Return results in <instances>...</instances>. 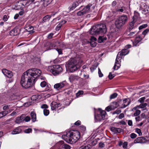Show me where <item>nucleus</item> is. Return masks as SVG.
Wrapping results in <instances>:
<instances>
[{"mask_svg": "<svg viewBox=\"0 0 149 149\" xmlns=\"http://www.w3.org/2000/svg\"><path fill=\"white\" fill-rule=\"evenodd\" d=\"M99 110L100 111V114L95 115V117L97 120L101 121L104 119L106 113L104 111L101 110V109H99Z\"/></svg>", "mask_w": 149, "mask_h": 149, "instance_id": "nucleus-8", "label": "nucleus"}, {"mask_svg": "<svg viewBox=\"0 0 149 149\" xmlns=\"http://www.w3.org/2000/svg\"><path fill=\"white\" fill-rule=\"evenodd\" d=\"M99 147L101 148H103L104 147V143L102 142H100L99 144Z\"/></svg>", "mask_w": 149, "mask_h": 149, "instance_id": "nucleus-58", "label": "nucleus"}, {"mask_svg": "<svg viewBox=\"0 0 149 149\" xmlns=\"http://www.w3.org/2000/svg\"><path fill=\"white\" fill-rule=\"evenodd\" d=\"M125 9V8L124 7H122L121 8L118 9L117 10L118 11H120L121 12H123L124 10Z\"/></svg>", "mask_w": 149, "mask_h": 149, "instance_id": "nucleus-64", "label": "nucleus"}, {"mask_svg": "<svg viewBox=\"0 0 149 149\" xmlns=\"http://www.w3.org/2000/svg\"><path fill=\"white\" fill-rule=\"evenodd\" d=\"M136 32H130L129 34H128V36L132 37L134 36L135 33Z\"/></svg>", "mask_w": 149, "mask_h": 149, "instance_id": "nucleus-55", "label": "nucleus"}, {"mask_svg": "<svg viewBox=\"0 0 149 149\" xmlns=\"http://www.w3.org/2000/svg\"><path fill=\"white\" fill-rule=\"evenodd\" d=\"M115 76V75L114 74H112L111 72H110L109 73L108 75V78L110 79H111Z\"/></svg>", "mask_w": 149, "mask_h": 149, "instance_id": "nucleus-41", "label": "nucleus"}, {"mask_svg": "<svg viewBox=\"0 0 149 149\" xmlns=\"http://www.w3.org/2000/svg\"><path fill=\"white\" fill-rule=\"evenodd\" d=\"M26 28L25 30L29 32L30 34H32L34 32V31H33L34 29L33 26H29V27H26Z\"/></svg>", "mask_w": 149, "mask_h": 149, "instance_id": "nucleus-26", "label": "nucleus"}, {"mask_svg": "<svg viewBox=\"0 0 149 149\" xmlns=\"http://www.w3.org/2000/svg\"><path fill=\"white\" fill-rule=\"evenodd\" d=\"M32 129L31 128H28L24 130L25 133H29L31 132L32 131Z\"/></svg>", "mask_w": 149, "mask_h": 149, "instance_id": "nucleus-52", "label": "nucleus"}, {"mask_svg": "<svg viewBox=\"0 0 149 149\" xmlns=\"http://www.w3.org/2000/svg\"><path fill=\"white\" fill-rule=\"evenodd\" d=\"M79 78V77L77 75L71 74L69 76V79L70 82H72L74 81H77Z\"/></svg>", "mask_w": 149, "mask_h": 149, "instance_id": "nucleus-13", "label": "nucleus"}, {"mask_svg": "<svg viewBox=\"0 0 149 149\" xmlns=\"http://www.w3.org/2000/svg\"><path fill=\"white\" fill-rule=\"evenodd\" d=\"M59 147H61L62 148L65 149H70L71 148L70 146L67 144H64V142L63 141H60L58 143Z\"/></svg>", "mask_w": 149, "mask_h": 149, "instance_id": "nucleus-11", "label": "nucleus"}, {"mask_svg": "<svg viewBox=\"0 0 149 149\" xmlns=\"http://www.w3.org/2000/svg\"><path fill=\"white\" fill-rule=\"evenodd\" d=\"M48 106L46 104H43L41 105V108L42 109H46L48 108Z\"/></svg>", "mask_w": 149, "mask_h": 149, "instance_id": "nucleus-60", "label": "nucleus"}, {"mask_svg": "<svg viewBox=\"0 0 149 149\" xmlns=\"http://www.w3.org/2000/svg\"><path fill=\"white\" fill-rule=\"evenodd\" d=\"M92 6V4H89L87 6H85L82 10L84 14H85L86 13H88L89 11L90 7Z\"/></svg>", "mask_w": 149, "mask_h": 149, "instance_id": "nucleus-15", "label": "nucleus"}, {"mask_svg": "<svg viewBox=\"0 0 149 149\" xmlns=\"http://www.w3.org/2000/svg\"><path fill=\"white\" fill-rule=\"evenodd\" d=\"M35 81L29 74V75L27 72H25L22 76L20 84L23 87L27 88L33 85Z\"/></svg>", "mask_w": 149, "mask_h": 149, "instance_id": "nucleus-2", "label": "nucleus"}, {"mask_svg": "<svg viewBox=\"0 0 149 149\" xmlns=\"http://www.w3.org/2000/svg\"><path fill=\"white\" fill-rule=\"evenodd\" d=\"M105 110H107L108 111H109L111 110H113V108L111 106H108L107 107L106 109Z\"/></svg>", "mask_w": 149, "mask_h": 149, "instance_id": "nucleus-44", "label": "nucleus"}, {"mask_svg": "<svg viewBox=\"0 0 149 149\" xmlns=\"http://www.w3.org/2000/svg\"><path fill=\"white\" fill-rule=\"evenodd\" d=\"M127 142H125L123 144V148H126L127 147Z\"/></svg>", "mask_w": 149, "mask_h": 149, "instance_id": "nucleus-63", "label": "nucleus"}, {"mask_svg": "<svg viewBox=\"0 0 149 149\" xmlns=\"http://www.w3.org/2000/svg\"><path fill=\"white\" fill-rule=\"evenodd\" d=\"M137 136V135L134 133H132L131 134L130 137L132 139H134Z\"/></svg>", "mask_w": 149, "mask_h": 149, "instance_id": "nucleus-57", "label": "nucleus"}, {"mask_svg": "<svg viewBox=\"0 0 149 149\" xmlns=\"http://www.w3.org/2000/svg\"><path fill=\"white\" fill-rule=\"evenodd\" d=\"M51 15H46L42 19L43 21L45 22L47 21H49L51 18Z\"/></svg>", "mask_w": 149, "mask_h": 149, "instance_id": "nucleus-29", "label": "nucleus"}, {"mask_svg": "<svg viewBox=\"0 0 149 149\" xmlns=\"http://www.w3.org/2000/svg\"><path fill=\"white\" fill-rule=\"evenodd\" d=\"M30 115L33 122H35L36 121V113L34 111H32L30 113Z\"/></svg>", "mask_w": 149, "mask_h": 149, "instance_id": "nucleus-23", "label": "nucleus"}, {"mask_svg": "<svg viewBox=\"0 0 149 149\" xmlns=\"http://www.w3.org/2000/svg\"><path fill=\"white\" fill-rule=\"evenodd\" d=\"M118 94L116 93H114L113 94L111 95L110 97V99H114L117 96Z\"/></svg>", "mask_w": 149, "mask_h": 149, "instance_id": "nucleus-34", "label": "nucleus"}, {"mask_svg": "<svg viewBox=\"0 0 149 149\" xmlns=\"http://www.w3.org/2000/svg\"><path fill=\"white\" fill-rule=\"evenodd\" d=\"M136 22V20H135V19H133L132 21L131 22L129 23V30L131 31L133 29L134 24Z\"/></svg>", "mask_w": 149, "mask_h": 149, "instance_id": "nucleus-25", "label": "nucleus"}, {"mask_svg": "<svg viewBox=\"0 0 149 149\" xmlns=\"http://www.w3.org/2000/svg\"><path fill=\"white\" fill-rule=\"evenodd\" d=\"M30 118L29 116H26L25 117V116L24 119V120H25L26 122H27L29 121L30 120Z\"/></svg>", "mask_w": 149, "mask_h": 149, "instance_id": "nucleus-51", "label": "nucleus"}, {"mask_svg": "<svg viewBox=\"0 0 149 149\" xmlns=\"http://www.w3.org/2000/svg\"><path fill=\"white\" fill-rule=\"evenodd\" d=\"M140 17L139 14L137 11H135L134 12V15L133 16V19H135L136 21Z\"/></svg>", "mask_w": 149, "mask_h": 149, "instance_id": "nucleus-27", "label": "nucleus"}, {"mask_svg": "<svg viewBox=\"0 0 149 149\" xmlns=\"http://www.w3.org/2000/svg\"><path fill=\"white\" fill-rule=\"evenodd\" d=\"M18 33L17 32V30L16 28H14L11 30L10 33V36H13L17 35Z\"/></svg>", "mask_w": 149, "mask_h": 149, "instance_id": "nucleus-21", "label": "nucleus"}, {"mask_svg": "<svg viewBox=\"0 0 149 149\" xmlns=\"http://www.w3.org/2000/svg\"><path fill=\"white\" fill-rule=\"evenodd\" d=\"M83 93L84 92L83 91H80L76 93V95L77 96H79L80 95L83 94Z\"/></svg>", "mask_w": 149, "mask_h": 149, "instance_id": "nucleus-53", "label": "nucleus"}, {"mask_svg": "<svg viewBox=\"0 0 149 149\" xmlns=\"http://www.w3.org/2000/svg\"><path fill=\"white\" fill-rule=\"evenodd\" d=\"M121 110L118 109L114 111L112 113L113 114H119L121 113Z\"/></svg>", "mask_w": 149, "mask_h": 149, "instance_id": "nucleus-43", "label": "nucleus"}, {"mask_svg": "<svg viewBox=\"0 0 149 149\" xmlns=\"http://www.w3.org/2000/svg\"><path fill=\"white\" fill-rule=\"evenodd\" d=\"M85 14L83 11V10H80L77 13V15L78 16H83V15H84Z\"/></svg>", "mask_w": 149, "mask_h": 149, "instance_id": "nucleus-39", "label": "nucleus"}, {"mask_svg": "<svg viewBox=\"0 0 149 149\" xmlns=\"http://www.w3.org/2000/svg\"><path fill=\"white\" fill-rule=\"evenodd\" d=\"M147 104L146 103H144L143 104H140L139 107L141 108H144L146 107L147 106Z\"/></svg>", "mask_w": 149, "mask_h": 149, "instance_id": "nucleus-36", "label": "nucleus"}, {"mask_svg": "<svg viewBox=\"0 0 149 149\" xmlns=\"http://www.w3.org/2000/svg\"><path fill=\"white\" fill-rule=\"evenodd\" d=\"M145 138L143 137H141L139 138H138L136 139V140H137V142L138 143H141L142 142L141 141V140H145Z\"/></svg>", "mask_w": 149, "mask_h": 149, "instance_id": "nucleus-32", "label": "nucleus"}, {"mask_svg": "<svg viewBox=\"0 0 149 149\" xmlns=\"http://www.w3.org/2000/svg\"><path fill=\"white\" fill-rule=\"evenodd\" d=\"M128 19V17L127 15H121L116 20L115 25L117 28L119 29L127 23Z\"/></svg>", "mask_w": 149, "mask_h": 149, "instance_id": "nucleus-5", "label": "nucleus"}, {"mask_svg": "<svg viewBox=\"0 0 149 149\" xmlns=\"http://www.w3.org/2000/svg\"><path fill=\"white\" fill-rule=\"evenodd\" d=\"M130 103V101L129 100L127 99H126L124 100L123 101V104H122L123 106L122 108H125L128 105H129Z\"/></svg>", "mask_w": 149, "mask_h": 149, "instance_id": "nucleus-22", "label": "nucleus"}, {"mask_svg": "<svg viewBox=\"0 0 149 149\" xmlns=\"http://www.w3.org/2000/svg\"><path fill=\"white\" fill-rule=\"evenodd\" d=\"M40 84L41 87L42 88L45 87L47 85V83L45 81H43L41 82Z\"/></svg>", "mask_w": 149, "mask_h": 149, "instance_id": "nucleus-42", "label": "nucleus"}, {"mask_svg": "<svg viewBox=\"0 0 149 149\" xmlns=\"http://www.w3.org/2000/svg\"><path fill=\"white\" fill-rule=\"evenodd\" d=\"M97 140L96 139H95L93 141L91 142V144L92 146H95L97 143Z\"/></svg>", "mask_w": 149, "mask_h": 149, "instance_id": "nucleus-50", "label": "nucleus"}, {"mask_svg": "<svg viewBox=\"0 0 149 149\" xmlns=\"http://www.w3.org/2000/svg\"><path fill=\"white\" fill-rule=\"evenodd\" d=\"M111 131L114 132V133H120L123 131V130L120 129L116 128L114 127H112L111 128Z\"/></svg>", "mask_w": 149, "mask_h": 149, "instance_id": "nucleus-18", "label": "nucleus"}, {"mask_svg": "<svg viewBox=\"0 0 149 149\" xmlns=\"http://www.w3.org/2000/svg\"><path fill=\"white\" fill-rule=\"evenodd\" d=\"M65 85V84L64 81L62 82L59 83H57L54 85V88L57 90H59L63 88Z\"/></svg>", "mask_w": 149, "mask_h": 149, "instance_id": "nucleus-10", "label": "nucleus"}, {"mask_svg": "<svg viewBox=\"0 0 149 149\" xmlns=\"http://www.w3.org/2000/svg\"><path fill=\"white\" fill-rule=\"evenodd\" d=\"M67 142L72 143L76 142L80 138L79 132L77 131L72 130L62 136Z\"/></svg>", "mask_w": 149, "mask_h": 149, "instance_id": "nucleus-1", "label": "nucleus"}, {"mask_svg": "<svg viewBox=\"0 0 149 149\" xmlns=\"http://www.w3.org/2000/svg\"><path fill=\"white\" fill-rule=\"evenodd\" d=\"M135 131L139 135H141L142 133H141V130L140 129L138 128H136L135 129Z\"/></svg>", "mask_w": 149, "mask_h": 149, "instance_id": "nucleus-49", "label": "nucleus"}, {"mask_svg": "<svg viewBox=\"0 0 149 149\" xmlns=\"http://www.w3.org/2000/svg\"><path fill=\"white\" fill-rule=\"evenodd\" d=\"M56 50L57 51L59 54H62V50L61 49L57 48L56 49Z\"/></svg>", "mask_w": 149, "mask_h": 149, "instance_id": "nucleus-62", "label": "nucleus"}, {"mask_svg": "<svg viewBox=\"0 0 149 149\" xmlns=\"http://www.w3.org/2000/svg\"><path fill=\"white\" fill-rule=\"evenodd\" d=\"M61 105L60 103H57L55 102H52L51 104V108L52 110H54L56 108L60 107Z\"/></svg>", "mask_w": 149, "mask_h": 149, "instance_id": "nucleus-12", "label": "nucleus"}, {"mask_svg": "<svg viewBox=\"0 0 149 149\" xmlns=\"http://www.w3.org/2000/svg\"><path fill=\"white\" fill-rule=\"evenodd\" d=\"M7 111H3L0 112V118L3 117L7 115L8 113Z\"/></svg>", "mask_w": 149, "mask_h": 149, "instance_id": "nucleus-28", "label": "nucleus"}, {"mask_svg": "<svg viewBox=\"0 0 149 149\" xmlns=\"http://www.w3.org/2000/svg\"><path fill=\"white\" fill-rule=\"evenodd\" d=\"M25 72H27L29 75V74L35 81L36 79L40 76L41 73V71L40 70L35 68L29 69Z\"/></svg>", "mask_w": 149, "mask_h": 149, "instance_id": "nucleus-6", "label": "nucleus"}, {"mask_svg": "<svg viewBox=\"0 0 149 149\" xmlns=\"http://www.w3.org/2000/svg\"><path fill=\"white\" fill-rule=\"evenodd\" d=\"M62 26V24H61V23H59L57 26L56 28V30L58 31L61 28Z\"/></svg>", "mask_w": 149, "mask_h": 149, "instance_id": "nucleus-48", "label": "nucleus"}, {"mask_svg": "<svg viewBox=\"0 0 149 149\" xmlns=\"http://www.w3.org/2000/svg\"><path fill=\"white\" fill-rule=\"evenodd\" d=\"M79 5V3L77 1H75L73 3L72 5L69 7V9L70 11L73 10L76 7Z\"/></svg>", "mask_w": 149, "mask_h": 149, "instance_id": "nucleus-17", "label": "nucleus"}, {"mask_svg": "<svg viewBox=\"0 0 149 149\" xmlns=\"http://www.w3.org/2000/svg\"><path fill=\"white\" fill-rule=\"evenodd\" d=\"M90 44L93 47H95L96 45V43L94 41H91Z\"/></svg>", "mask_w": 149, "mask_h": 149, "instance_id": "nucleus-45", "label": "nucleus"}, {"mask_svg": "<svg viewBox=\"0 0 149 149\" xmlns=\"http://www.w3.org/2000/svg\"><path fill=\"white\" fill-rule=\"evenodd\" d=\"M97 42L100 43L103 42V37L102 36H100L98 39Z\"/></svg>", "mask_w": 149, "mask_h": 149, "instance_id": "nucleus-47", "label": "nucleus"}, {"mask_svg": "<svg viewBox=\"0 0 149 149\" xmlns=\"http://www.w3.org/2000/svg\"><path fill=\"white\" fill-rule=\"evenodd\" d=\"M82 62V60L79 58H71L68 62L67 67L71 72H73L77 70Z\"/></svg>", "mask_w": 149, "mask_h": 149, "instance_id": "nucleus-4", "label": "nucleus"}, {"mask_svg": "<svg viewBox=\"0 0 149 149\" xmlns=\"http://www.w3.org/2000/svg\"><path fill=\"white\" fill-rule=\"evenodd\" d=\"M44 115L45 116H48L49 114V111L46 109H44L43 110Z\"/></svg>", "mask_w": 149, "mask_h": 149, "instance_id": "nucleus-37", "label": "nucleus"}, {"mask_svg": "<svg viewBox=\"0 0 149 149\" xmlns=\"http://www.w3.org/2000/svg\"><path fill=\"white\" fill-rule=\"evenodd\" d=\"M107 28L105 24H98L93 26L90 31L91 34L93 35L102 34L107 32Z\"/></svg>", "mask_w": 149, "mask_h": 149, "instance_id": "nucleus-3", "label": "nucleus"}, {"mask_svg": "<svg viewBox=\"0 0 149 149\" xmlns=\"http://www.w3.org/2000/svg\"><path fill=\"white\" fill-rule=\"evenodd\" d=\"M124 116V114L123 113H120L118 116V118L121 119L123 118Z\"/></svg>", "mask_w": 149, "mask_h": 149, "instance_id": "nucleus-61", "label": "nucleus"}, {"mask_svg": "<svg viewBox=\"0 0 149 149\" xmlns=\"http://www.w3.org/2000/svg\"><path fill=\"white\" fill-rule=\"evenodd\" d=\"M111 106L114 110L118 107V104L116 102H112V104L111 105Z\"/></svg>", "mask_w": 149, "mask_h": 149, "instance_id": "nucleus-31", "label": "nucleus"}, {"mask_svg": "<svg viewBox=\"0 0 149 149\" xmlns=\"http://www.w3.org/2000/svg\"><path fill=\"white\" fill-rule=\"evenodd\" d=\"M79 129L81 132H84L86 130V127L84 125H81L79 127Z\"/></svg>", "mask_w": 149, "mask_h": 149, "instance_id": "nucleus-35", "label": "nucleus"}, {"mask_svg": "<svg viewBox=\"0 0 149 149\" xmlns=\"http://www.w3.org/2000/svg\"><path fill=\"white\" fill-rule=\"evenodd\" d=\"M141 113V111L139 110H136L135 112L134 113V116H136L139 115Z\"/></svg>", "mask_w": 149, "mask_h": 149, "instance_id": "nucleus-38", "label": "nucleus"}, {"mask_svg": "<svg viewBox=\"0 0 149 149\" xmlns=\"http://www.w3.org/2000/svg\"><path fill=\"white\" fill-rule=\"evenodd\" d=\"M48 70L52 72L54 75L56 76L58 74L62 71V68L59 65H55L49 66Z\"/></svg>", "mask_w": 149, "mask_h": 149, "instance_id": "nucleus-7", "label": "nucleus"}, {"mask_svg": "<svg viewBox=\"0 0 149 149\" xmlns=\"http://www.w3.org/2000/svg\"><path fill=\"white\" fill-rule=\"evenodd\" d=\"M92 147L90 144H88L84 146H81L79 148V149H90Z\"/></svg>", "mask_w": 149, "mask_h": 149, "instance_id": "nucleus-30", "label": "nucleus"}, {"mask_svg": "<svg viewBox=\"0 0 149 149\" xmlns=\"http://www.w3.org/2000/svg\"><path fill=\"white\" fill-rule=\"evenodd\" d=\"M148 26V25L147 24H143L141 26H140L139 28V30H141L143 29L144 28L146 27H147Z\"/></svg>", "mask_w": 149, "mask_h": 149, "instance_id": "nucleus-40", "label": "nucleus"}, {"mask_svg": "<svg viewBox=\"0 0 149 149\" xmlns=\"http://www.w3.org/2000/svg\"><path fill=\"white\" fill-rule=\"evenodd\" d=\"M142 40V38L139 36L136 37L134 41L133 42V45L134 46H136L138 43L140 42Z\"/></svg>", "mask_w": 149, "mask_h": 149, "instance_id": "nucleus-16", "label": "nucleus"}, {"mask_svg": "<svg viewBox=\"0 0 149 149\" xmlns=\"http://www.w3.org/2000/svg\"><path fill=\"white\" fill-rule=\"evenodd\" d=\"M35 0H28L26 2V3L31 4L32 3L35 4L37 2V1H36L34 2Z\"/></svg>", "mask_w": 149, "mask_h": 149, "instance_id": "nucleus-33", "label": "nucleus"}, {"mask_svg": "<svg viewBox=\"0 0 149 149\" xmlns=\"http://www.w3.org/2000/svg\"><path fill=\"white\" fill-rule=\"evenodd\" d=\"M146 99L145 97H143L139 99L138 101L141 103H142L144 102L145 100Z\"/></svg>", "mask_w": 149, "mask_h": 149, "instance_id": "nucleus-46", "label": "nucleus"}, {"mask_svg": "<svg viewBox=\"0 0 149 149\" xmlns=\"http://www.w3.org/2000/svg\"><path fill=\"white\" fill-rule=\"evenodd\" d=\"M49 45L50 46L49 49H51L53 48V47H55V45L53 44L49 43Z\"/></svg>", "mask_w": 149, "mask_h": 149, "instance_id": "nucleus-54", "label": "nucleus"}, {"mask_svg": "<svg viewBox=\"0 0 149 149\" xmlns=\"http://www.w3.org/2000/svg\"><path fill=\"white\" fill-rule=\"evenodd\" d=\"M2 72L5 76L8 78H12L13 75V73L11 71L8 70L6 69H3Z\"/></svg>", "mask_w": 149, "mask_h": 149, "instance_id": "nucleus-9", "label": "nucleus"}, {"mask_svg": "<svg viewBox=\"0 0 149 149\" xmlns=\"http://www.w3.org/2000/svg\"><path fill=\"white\" fill-rule=\"evenodd\" d=\"M128 53L129 51L127 49H125L122 50L121 52H119L118 53H119L120 55L122 56L127 54Z\"/></svg>", "mask_w": 149, "mask_h": 149, "instance_id": "nucleus-24", "label": "nucleus"}, {"mask_svg": "<svg viewBox=\"0 0 149 149\" xmlns=\"http://www.w3.org/2000/svg\"><path fill=\"white\" fill-rule=\"evenodd\" d=\"M149 31V29H146L143 32L142 34L143 35H145Z\"/></svg>", "mask_w": 149, "mask_h": 149, "instance_id": "nucleus-59", "label": "nucleus"}, {"mask_svg": "<svg viewBox=\"0 0 149 149\" xmlns=\"http://www.w3.org/2000/svg\"><path fill=\"white\" fill-rule=\"evenodd\" d=\"M25 118V115H22L20 117H17L16 118L15 122L17 123H19L22 122L24 120Z\"/></svg>", "mask_w": 149, "mask_h": 149, "instance_id": "nucleus-14", "label": "nucleus"}, {"mask_svg": "<svg viewBox=\"0 0 149 149\" xmlns=\"http://www.w3.org/2000/svg\"><path fill=\"white\" fill-rule=\"evenodd\" d=\"M21 129L20 128L18 127L14 129L12 132L11 134H18L21 133Z\"/></svg>", "mask_w": 149, "mask_h": 149, "instance_id": "nucleus-20", "label": "nucleus"}, {"mask_svg": "<svg viewBox=\"0 0 149 149\" xmlns=\"http://www.w3.org/2000/svg\"><path fill=\"white\" fill-rule=\"evenodd\" d=\"M53 0H41L40 2L43 3L44 6L46 7Z\"/></svg>", "mask_w": 149, "mask_h": 149, "instance_id": "nucleus-19", "label": "nucleus"}, {"mask_svg": "<svg viewBox=\"0 0 149 149\" xmlns=\"http://www.w3.org/2000/svg\"><path fill=\"white\" fill-rule=\"evenodd\" d=\"M98 73L100 77H102L103 76V74L102 73L100 69L98 68Z\"/></svg>", "mask_w": 149, "mask_h": 149, "instance_id": "nucleus-56", "label": "nucleus"}]
</instances>
